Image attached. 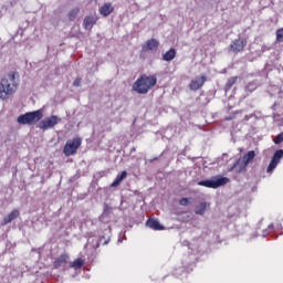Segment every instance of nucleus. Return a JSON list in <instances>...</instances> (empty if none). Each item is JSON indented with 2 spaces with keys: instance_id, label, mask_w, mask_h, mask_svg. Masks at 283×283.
Returning a JSON list of instances; mask_svg holds the SVG:
<instances>
[{
  "instance_id": "obj_21",
  "label": "nucleus",
  "mask_w": 283,
  "mask_h": 283,
  "mask_svg": "<svg viewBox=\"0 0 283 283\" xmlns=\"http://www.w3.org/2000/svg\"><path fill=\"white\" fill-rule=\"evenodd\" d=\"M83 264H85V261H83V259L78 258L71 263V266H72V269H82Z\"/></svg>"
},
{
  "instance_id": "obj_5",
  "label": "nucleus",
  "mask_w": 283,
  "mask_h": 283,
  "mask_svg": "<svg viewBox=\"0 0 283 283\" xmlns=\"http://www.w3.org/2000/svg\"><path fill=\"white\" fill-rule=\"evenodd\" d=\"M82 143L83 142L81 140V137H75L73 139L67 140L64 146L63 154L66 157L74 156V154L78 151V148L81 147Z\"/></svg>"
},
{
  "instance_id": "obj_14",
  "label": "nucleus",
  "mask_w": 283,
  "mask_h": 283,
  "mask_svg": "<svg viewBox=\"0 0 283 283\" xmlns=\"http://www.w3.org/2000/svg\"><path fill=\"white\" fill-rule=\"evenodd\" d=\"M67 260H70V255L61 254L55 261L53 262L54 269H61V266H65L67 264Z\"/></svg>"
},
{
  "instance_id": "obj_26",
  "label": "nucleus",
  "mask_w": 283,
  "mask_h": 283,
  "mask_svg": "<svg viewBox=\"0 0 283 283\" xmlns=\"http://www.w3.org/2000/svg\"><path fill=\"white\" fill-rule=\"evenodd\" d=\"M179 205H181V207H187V205H189V198H181Z\"/></svg>"
},
{
  "instance_id": "obj_11",
  "label": "nucleus",
  "mask_w": 283,
  "mask_h": 283,
  "mask_svg": "<svg viewBox=\"0 0 283 283\" xmlns=\"http://www.w3.org/2000/svg\"><path fill=\"white\" fill-rule=\"evenodd\" d=\"M21 216L19 209H13L7 217L1 221V227H6V224H10L13 220H17Z\"/></svg>"
},
{
  "instance_id": "obj_15",
  "label": "nucleus",
  "mask_w": 283,
  "mask_h": 283,
  "mask_svg": "<svg viewBox=\"0 0 283 283\" xmlns=\"http://www.w3.org/2000/svg\"><path fill=\"white\" fill-rule=\"evenodd\" d=\"M113 12H114V7H112V3H105L99 9V13L103 17H109Z\"/></svg>"
},
{
  "instance_id": "obj_4",
  "label": "nucleus",
  "mask_w": 283,
  "mask_h": 283,
  "mask_svg": "<svg viewBox=\"0 0 283 283\" xmlns=\"http://www.w3.org/2000/svg\"><path fill=\"white\" fill-rule=\"evenodd\" d=\"M231 179L229 177L217 176L212 179L201 180L198 182L199 187H207L208 189H218V187H224V185H229Z\"/></svg>"
},
{
  "instance_id": "obj_30",
  "label": "nucleus",
  "mask_w": 283,
  "mask_h": 283,
  "mask_svg": "<svg viewBox=\"0 0 283 283\" xmlns=\"http://www.w3.org/2000/svg\"><path fill=\"white\" fill-rule=\"evenodd\" d=\"M104 244H107V241H105Z\"/></svg>"
},
{
  "instance_id": "obj_3",
  "label": "nucleus",
  "mask_w": 283,
  "mask_h": 283,
  "mask_svg": "<svg viewBox=\"0 0 283 283\" xmlns=\"http://www.w3.org/2000/svg\"><path fill=\"white\" fill-rule=\"evenodd\" d=\"M43 118V111L28 112L18 117L19 125H36Z\"/></svg>"
},
{
  "instance_id": "obj_17",
  "label": "nucleus",
  "mask_w": 283,
  "mask_h": 283,
  "mask_svg": "<svg viewBox=\"0 0 283 283\" xmlns=\"http://www.w3.org/2000/svg\"><path fill=\"white\" fill-rule=\"evenodd\" d=\"M255 158V150H250L243 156V165L247 167Z\"/></svg>"
},
{
  "instance_id": "obj_18",
  "label": "nucleus",
  "mask_w": 283,
  "mask_h": 283,
  "mask_svg": "<svg viewBox=\"0 0 283 283\" xmlns=\"http://www.w3.org/2000/svg\"><path fill=\"white\" fill-rule=\"evenodd\" d=\"M176 59V49L171 48L163 55L164 61H174Z\"/></svg>"
},
{
  "instance_id": "obj_20",
  "label": "nucleus",
  "mask_w": 283,
  "mask_h": 283,
  "mask_svg": "<svg viewBox=\"0 0 283 283\" xmlns=\"http://www.w3.org/2000/svg\"><path fill=\"white\" fill-rule=\"evenodd\" d=\"M78 12H81V8H78V7L73 8V9L67 13L69 20H70V21H75V20H76V17H78Z\"/></svg>"
},
{
  "instance_id": "obj_28",
  "label": "nucleus",
  "mask_w": 283,
  "mask_h": 283,
  "mask_svg": "<svg viewBox=\"0 0 283 283\" xmlns=\"http://www.w3.org/2000/svg\"><path fill=\"white\" fill-rule=\"evenodd\" d=\"M268 229H269L270 231H273V230L275 229V226H274L273 223H271V224L268 227Z\"/></svg>"
},
{
  "instance_id": "obj_16",
  "label": "nucleus",
  "mask_w": 283,
  "mask_h": 283,
  "mask_svg": "<svg viewBox=\"0 0 283 283\" xmlns=\"http://www.w3.org/2000/svg\"><path fill=\"white\" fill-rule=\"evenodd\" d=\"M207 207H209V203L207 202H201L199 206H197L195 209L196 216H205L207 212Z\"/></svg>"
},
{
  "instance_id": "obj_24",
  "label": "nucleus",
  "mask_w": 283,
  "mask_h": 283,
  "mask_svg": "<svg viewBox=\"0 0 283 283\" xmlns=\"http://www.w3.org/2000/svg\"><path fill=\"white\" fill-rule=\"evenodd\" d=\"M283 40V28L276 30V41H282Z\"/></svg>"
},
{
  "instance_id": "obj_19",
  "label": "nucleus",
  "mask_w": 283,
  "mask_h": 283,
  "mask_svg": "<svg viewBox=\"0 0 283 283\" xmlns=\"http://www.w3.org/2000/svg\"><path fill=\"white\" fill-rule=\"evenodd\" d=\"M124 178H127L126 170L122 171V174L116 177V179L111 184V187H118Z\"/></svg>"
},
{
  "instance_id": "obj_7",
  "label": "nucleus",
  "mask_w": 283,
  "mask_h": 283,
  "mask_svg": "<svg viewBox=\"0 0 283 283\" xmlns=\"http://www.w3.org/2000/svg\"><path fill=\"white\" fill-rule=\"evenodd\" d=\"M247 48V39L244 38H238L229 46L230 52H233L234 54H238L242 52Z\"/></svg>"
},
{
  "instance_id": "obj_25",
  "label": "nucleus",
  "mask_w": 283,
  "mask_h": 283,
  "mask_svg": "<svg viewBox=\"0 0 283 283\" xmlns=\"http://www.w3.org/2000/svg\"><path fill=\"white\" fill-rule=\"evenodd\" d=\"M81 83H83V78L76 77L73 82V87H81Z\"/></svg>"
},
{
  "instance_id": "obj_6",
  "label": "nucleus",
  "mask_w": 283,
  "mask_h": 283,
  "mask_svg": "<svg viewBox=\"0 0 283 283\" xmlns=\"http://www.w3.org/2000/svg\"><path fill=\"white\" fill-rule=\"evenodd\" d=\"M59 123H61V118L59 116L52 115L41 120L39 127L40 129H43V132H45L46 129H52V127H56Z\"/></svg>"
},
{
  "instance_id": "obj_13",
  "label": "nucleus",
  "mask_w": 283,
  "mask_h": 283,
  "mask_svg": "<svg viewBox=\"0 0 283 283\" xmlns=\"http://www.w3.org/2000/svg\"><path fill=\"white\" fill-rule=\"evenodd\" d=\"M146 227H148L149 229H153V231H165V227L160 224V221L154 218H149L146 221Z\"/></svg>"
},
{
  "instance_id": "obj_23",
  "label": "nucleus",
  "mask_w": 283,
  "mask_h": 283,
  "mask_svg": "<svg viewBox=\"0 0 283 283\" xmlns=\"http://www.w3.org/2000/svg\"><path fill=\"white\" fill-rule=\"evenodd\" d=\"M274 145H280L283 143V132L280 133L274 139H273Z\"/></svg>"
},
{
  "instance_id": "obj_29",
  "label": "nucleus",
  "mask_w": 283,
  "mask_h": 283,
  "mask_svg": "<svg viewBox=\"0 0 283 283\" xmlns=\"http://www.w3.org/2000/svg\"><path fill=\"white\" fill-rule=\"evenodd\" d=\"M249 87H255V84L249 83L248 86H247V88L249 90Z\"/></svg>"
},
{
  "instance_id": "obj_8",
  "label": "nucleus",
  "mask_w": 283,
  "mask_h": 283,
  "mask_svg": "<svg viewBox=\"0 0 283 283\" xmlns=\"http://www.w3.org/2000/svg\"><path fill=\"white\" fill-rule=\"evenodd\" d=\"M282 158H283V150L282 149L276 150L272 157L271 163L268 166V169H266L268 174H271V171H273L277 167V165H280V160H282Z\"/></svg>"
},
{
  "instance_id": "obj_1",
  "label": "nucleus",
  "mask_w": 283,
  "mask_h": 283,
  "mask_svg": "<svg viewBox=\"0 0 283 283\" xmlns=\"http://www.w3.org/2000/svg\"><path fill=\"white\" fill-rule=\"evenodd\" d=\"M19 84L17 83V73L9 72L0 81V99L8 101V98L17 93Z\"/></svg>"
},
{
  "instance_id": "obj_22",
  "label": "nucleus",
  "mask_w": 283,
  "mask_h": 283,
  "mask_svg": "<svg viewBox=\"0 0 283 283\" xmlns=\"http://www.w3.org/2000/svg\"><path fill=\"white\" fill-rule=\"evenodd\" d=\"M238 76L230 77L226 83L227 90H231V87H233L235 83H238Z\"/></svg>"
},
{
  "instance_id": "obj_9",
  "label": "nucleus",
  "mask_w": 283,
  "mask_h": 283,
  "mask_svg": "<svg viewBox=\"0 0 283 283\" xmlns=\"http://www.w3.org/2000/svg\"><path fill=\"white\" fill-rule=\"evenodd\" d=\"M160 48V42L156 39H149L142 45L143 52H156Z\"/></svg>"
},
{
  "instance_id": "obj_12",
  "label": "nucleus",
  "mask_w": 283,
  "mask_h": 283,
  "mask_svg": "<svg viewBox=\"0 0 283 283\" xmlns=\"http://www.w3.org/2000/svg\"><path fill=\"white\" fill-rule=\"evenodd\" d=\"M97 21H98V18L96 15H86L83 20L84 30H92V28L96 25Z\"/></svg>"
},
{
  "instance_id": "obj_2",
  "label": "nucleus",
  "mask_w": 283,
  "mask_h": 283,
  "mask_svg": "<svg viewBox=\"0 0 283 283\" xmlns=\"http://www.w3.org/2000/svg\"><path fill=\"white\" fill-rule=\"evenodd\" d=\"M158 77L154 75L143 74L133 84V91L137 94H148L150 90L156 87Z\"/></svg>"
},
{
  "instance_id": "obj_27",
  "label": "nucleus",
  "mask_w": 283,
  "mask_h": 283,
  "mask_svg": "<svg viewBox=\"0 0 283 283\" xmlns=\"http://www.w3.org/2000/svg\"><path fill=\"white\" fill-rule=\"evenodd\" d=\"M235 116H237V113H232V114L226 116L224 120H233L235 118Z\"/></svg>"
},
{
  "instance_id": "obj_10",
  "label": "nucleus",
  "mask_w": 283,
  "mask_h": 283,
  "mask_svg": "<svg viewBox=\"0 0 283 283\" xmlns=\"http://www.w3.org/2000/svg\"><path fill=\"white\" fill-rule=\"evenodd\" d=\"M205 83H207V75L197 76L191 80L189 88L192 92H198V90H200L205 85Z\"/></svg>"
}]
</instances>
